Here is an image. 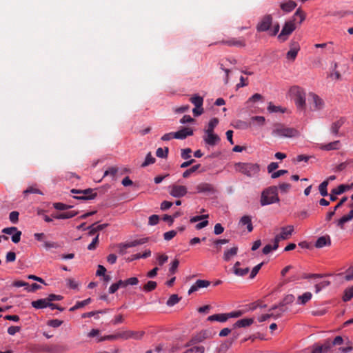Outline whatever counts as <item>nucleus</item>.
<instances>
[{
    "mask_svg": "<svg viewBox=\"0 0 353 353\" xmlns=\"http://www.w3.org/2000/svg\"><path fill=\"white\" fill-rule=\"evenodd\" d=\"M323 353H330L332 347L333 346L331 341L329 340L325 341L322 345H321Z\"/></svg>",
    "mask_w": 353,
    "mask_h": 353,
    "instance_id": "47",
    "label": "nucleus"
},
{
    "mask_svg": "<svg viewBox=\"0 0 353 353\" xmlns=\"http://www.w3.org/2000/svg\"><path fill=\"white\" fill-rule=\"evenodd\" d=\"M280 7L284 12H290L296 7V3L290 0L287 2L281 3Z\"/></svg>",
    "mask_w": 353,
    "mask_h": 353,
    "instance_id": "27",
    "label": "nucleus"
},
{
    "mask_svg": "<svg viewBox=\"0 0 353 353\" xmlns=\"http://www.w3.org/2000/svg\"><path fill=\"white\" fill-rule=\"evenodd\" d=\"M203 140L206 144L214 146L220 141L219 137L214 133H205Z\"/></svg>",
    "mask_w": 353,
    "mask_h": 353,
    "instance_id": "18",
    "label": "nucleus"
},
{
    "mask_svg": "<svg viewBox=\"0 0 353 353\" xmlns=\"http://www.w3.org/2000/svg\"><path fill=\"white\" fill-rule=\"evenodd\" d=\"M339 144H340L339 141H333V142H331V143H329L327 144L321 145V149H322L323 150H326V151L338 150L339 148Z\"/></svg>",
    "mask_w": 353,
    "mask_h": 353,
    "instance_id": "29",
    "label": "nucleus"
},
{
    "mask_svg": "<svg viewBox=\"0 0 353 353\" xmlns=\"http://www.w3.org/2000/svg\"><path fill=\"white\" fill-rule=\"evenodd\" d=\"M16 260V254L14 252H9L6 254V261L7 263L14 262Z\"/></svg>",
    "mask_w": 353,
    "mask_h": 353,
    "instance_id": "63",
    "label": "nucleus"
},
{
    "mask_svg": "<svg viewBox=\"0 0 353 353\" xmlns=\"http://www.w3.org/2000/svg\"><path fill=\"white\" fill-rule=\"evenodd\" d=\"M63 323V321L59 319H52L48 322V325L52 327H58Z\"/></svg>",
    "mask_w": 353,
    "mask_h": 353,
    "instance_id": "62",
    "label": "nucleus"
},
{
    "mask_svg": "<svg viewBox=\"0 0 353 353\" xmlns=\"http://www.w3.org/2000/svg\"><path fill=\"white\" fill-rule=\"evenodd\" d=\"M330 245L331 239L328 235L319 237L315 243V247L317 248H322L324 246H330Z\"/></svg>",
    "mask_w": 353,
    "mask_h": 353,
    "instance_id": "21",
    "label": "nucleus"
},
{
    "mask_svg": "<svg viewBox=\"0 0 353 353\" xmlns=\"http://www.w3.org/2000/svg\"><path fill=\"white\" fill-rule=\"evenodd\" d=\"M169 152L168 148L165 147L164 149L159 148L157 150L156 155L159 158H166Z\"/></svg>",
    "mask_w": 353,
    "mask_h": 353,
    "instance_id": "45",
    "label": "nucleus"
},
{
    "mask_svg": "<svg viewBox=\"0 0 353 353\" xmlns=\"http://www.w3.org/2000/svg\"><path fill=\"white\" fill-rule=\"evenodd\" d=\"M219 43L228 46L245 47L246 45L245 41L243 37L238 39L230 38L229 39L222 40Z\"/></svg>",
    "mask_w": 353,
    "mask_h": 353,
    "instance_id": "10",
    "label": "nucleus"
},
{
    "mask_svg": "<svg viewBox=\"0 0 353 353\" xmlns=\"http://www.w3.org/2000/svg\"><path fill=\"white\" fill-rule=\"evenodd\" d=\"M345 119L341 117L337 121L333 122L330 126L331 132L334 135H337L340 128L345 123Z\"/></svg>",
    "mask_w": 353,
    "mask_h": 353,
    "instance_id": "22",
    "label": "nucleus"
},
{
    "mask_svg": "<svg viewBox=\"0 0 353 353\" xmlns=\"http://www.w3.org/2000/svg\"><path fill=\"white\" fill-rule=\"evenodd\" d=\"M353 219V210H350L349 213L346 215H344L341 219L337 221V226L341 229L344 228V224L348 221H350Z\"/></svg>",
    "mask_w": 353,
    "mask_h": 353,
    "instance_id": "23",
    "label": "nucleus"
},
{
    "mask_svg": "<svg viewBox=\"0 0 353 353\" xmlns=\"http://www.w3.org/2000/svg\"><path fill=\"white\" fill-rule=\"evenodd\" d=\"M24 194H43L41 190H39L38 188L34 186H30L26 190L23 191Z\"/></svg>",
    "mask_w": 353,
    "mask_h": 353,
    "instance_id": "48",
    "label": "nucleus"
},
{
    "mask_svg": "<svg viewBox=\"0 0 353 353\" xmlns=\"http://www.w3.org/2000/svg\"><path fill=\"white\" fill-rule=\"evenodd\" d=\"M298 19H299V23H301L305 19V14L301 8L296 10L293 15L292 21L295 22Z\"/></svg>",
    "mask_w": 353,
    "mask_h": 353,
    "instance_id": "33",
    "label": "nucleus"
},
{
    "mask_svg": "<svg viewBox=\"0 0 353 353\" xmlns=\"http://www.w3.org/2000/svg\"><path fill=\"white\" fill-rule=\"evenodd\" d=\"M118 172L119 168L117 167H110L108 170L105 171L103 174V177L109 175L112 177H114Z\"/></svg>",
    "mask_w": 353,
    "mask_h": 353,
    "instance_id": "41",
    "label": "nucleus"
},
{
    "mask_svg": "<svg viewBox=\"0 0 353 353\" xmlns=\"http://www.w3.org/2000/svg\"><path fill=\"white\" fill-rule=\"evenodd\" d=\"M263 264V263H261L256 265L255 267H254V268L252 270L250 275V279H254L256 276V275L258 274L259 271L261 268Z\"/></svg>",
    "mask_w": 353,
    "mask_h": 353,
    "instance_id": "54",
    "label": "nucleus"
},
{
    "mask_svg": "<svg viewBox=\"0 0 353 353\" xmlns=\"http://www.w3.org/2000/svg\"><path fill=\"white\" fill-rule=\"evenodd\" d=\"M31 305L33 307L36 309H43L48 306L49 301L48 297L46 299H41L37 301H32Z\"/></svg>",
    "mask_w": 353,
    "mask_h": 353,
    "instance_id": "24",
    "label": "nucleus"
},
{
    "mask_svg": "<svg viewBox=\"0 0 353 353\" xmlns=\"http://www.w3.org/2000/svg\"><path fill=\"white\" fill-rule=\"evenodd\" d=\"M176 235V232L175 230H170L166 232L163 234L164 239L166 241H170L173 239Z\"/></svg>",
    "mask_w": 353,
    "mask_h": 353,
    "instance_id": "56",
    "label": "nucleus"
},
{
    "mask_svg": "<svg viewBox=\"0 0 353 353\" xmlns=\"http://www.w3.org/2000/svg\"><path fill=\"white\" fill-rule=\"evenodd\" d=\"M290 92L294 95L296 106L300 109H304L305 107V93L304 90L300 87L294 86L291 88Z\"/></svg>",
    "mask_w": 353,
    "mask_h": 353,
    "instance_id": "4",
    "label": "nucleus"
},
{
    "mask_svg": "<svg viewBox=\"0 0 353 353\" xmlns=\"http://www.w3.org/2000/svg\"><path fill=\"white\" fill-rule=\"evenodd\" d=\"M78 214V212L70 211L60 213L59 217L61 219H68L74 217Z\"/></svg>",
    "mask_w": 353,
    "mask_h": 353,
    "instance_id": "46",
    "label": "nucleus"
},
{
    "mask_svg": "<svg viewBox=\"0 0 353 353\" xmlns=\"http://www.w3.org/2000/svg\"><path fill=\"white\" fill-rule=\"evenodd\" d=\"M279 188L281 192L286 193L291 188V185L288 183H283L279 185Z\"/></svg>",
    "mask_w": 353,
    "mask_h": 353,
    "instance_id": "61",
    "label": "nucleus"
},
{
    "mask_svg": "<svg viewBox=\"0 0 353 353\" xmlns=\"http://www.w3.org/2000/svg\"><path fill=\"white\" fill-rule=\"evenodd\" d=\"M312 294L311 292H307L301 296H298V303L305 305L312 299Z\"/></svg>",
    "mask_w": 353,
    "mask_h": 353,
    "instance_id": "32",
    "label": "nucleus"
},
{
    "mask_svg": "<svg viewBox=\"0 0 353 353\" xmlns=\"http://www.w3.org/2000/svg\"><path fill=\"white\" fill-rule=\"evenodd\" d=\"M170 188V194L176 198L182 197L188 192L187 188L184 185H173Z\"/></svg>",
    "mask_w": 353,
    "mask_h": 353,
    "instance_id": "11",
    "label": "nucleus"
},
{
    "mask_svg": "<svg viewBox=\"0 0 353 353\" xmlns=\"http://www.w3.org/2000/svg\"><path fill=\"white\" fill-rule=\"evenodd\" d=\"M268 110L270 112H283V110L280 106H276L273 105L272 103H269V105L268 107Z\"/></svg>",
    "mask_w": 353,
    "mask_h": 353,
    "instance_id": "59",
    "label": "nucleus"
},
{
    "mask_svg": "<svg viewBox=\"0 0 353 353\" xmlns=\"http://www.w3.org/2000/svg\"><path fill=\"white\" fill-rule=\"evenodd\" d=\"M180 298L177 294H172L166 302L167 305L173 306L176 304L179 301Z\"/></svg>",
    "mask_w": 353,
    "mask_h": 353,
    "instance_id": "44",
    "label": "nucleus"
},
{
    "mask_svg": "<svg viewBox=\"0 0 353 353\" xmlns=\"http://www.w3.org/2000/svg\"><path fill=\"white\" fill-rule=\"evenodd\" d=\"M157 283L155 281H150L143 287V291L148 292L154 290L157 288Z\"/></svg>",
    "mask_w": 353,
    "mask_h": 353,
    "instance_id": "39",
    "label": "nucleus"
},
{
    "mask_svg": "<svg viewBox=\"0 0 353 353\" xmlns=\"http://www.w3.org/2000/svg\"><path fill=\"white\" fill-rule=\"evenodd\" d=\"M238 248L237 247H233L228 250H226L223 255V259L225 261H229L230 259L235 256L237 254Z\"/></svg>",
    "mask_w": 353,
    "mask_h": 353,
    "instance_id": "31",
    "label": "nucleus"
},
{
    "mask_svg": "<svg viewBox=\"0 0 353 353\" xmlns=\"http://www.w3.org/2000/svg\"><path fill=\"white\" fill-rule=\"evenodd\" d=\"M252 121H256L259 125H263L265 122V119L262 116H254L251 118Z\"/></svg>",
    "mask_w": 353,
    "mask_h": 353,
    "instance_id": "58",
    "label": "nucleus"
},
{
    "mask_svg": "<svg viewBox=\"0 0 353 353\" xmlns=\"http://www.w3.org/2000/svg\"><path fill=\"white\" fill-rule=\"evenodd\" d=\"M157 263L159 265H163L165 263L167 262L168 259V256L166 254H158L157 256Z\"/></svg>",
    "mask_w": 353,
    "mask_h": 353,
    "instance_id": "57",
    "label": "nucleus"
},
{
    "mask_svg": "<svg viewBox=\"0 0 353 353\" xmlns=\"http://www.w3.org/2000/svg\"><path fill=\"white\" fill-rule=\"evenodd\" d=\"M151 255V251L150 250H146L143 254L137 253L132 256V260H137L141 258L146 259Z\"/></svg>",
    "mask_w": 353,
    "mask_h": 353,
    "instance_id": "40",
    "label": "nucleus"
},
{
    "mask_svg": "<svg viewBox=\"0 0 353 353\" xmlns=\"http://www.w3.org/2000/svg\"><path fill=\"white\" fill-rule=\"evenodd\" d=\"M218 123L219 119L217 118L212 119L208 123L207 129L205 130V133H214V129Z\"/></svg>",
    "mask_w": 353,
    "mask_h": 353,
    "instance_id": "34",
    "label": "nucleus"
},
{
    "mask_svg": "<svg viewBox=\"0 0 353 353\" xmlns=\"http://www.w3.org/2000/svg\"><path fill=\"white\" fill-rule=\"evenodd\" d=\"M209 337V332L208 331H203L201 332H200L196 336V339L195 340L196 341H199V342H201L203 340H204L205 339H207Z\"/></svg>",
    "mask_w": 353,
    "mask_h": 353,
    "instance_id": "51",
    "label": "nucleus"
},
{
    "mask_svg": "<svg viewBox=\"0 0 353 353\" xmlns=\"http://www.w3.org/2000/svg\"><path fill=\"white\" fill-rule=\"evenodd\" d=\"M191 152L192 150L190 148L182 149L181 153V158L183 159H188L191 157Z\"/></svg>",
    "mask_w": 353,
    "mask_h": 353,
    "instance_id": "55",
    "label": "nucleus"
},
{
    "mask_svg": "<svg viewBox=\"0 0 353 353\" xmlns=\"http://www.w3.org/2000/svg\"><path fill=\"white\" fill-rule=\"evenodd\" d=\"M193 134V130L190 128H183L181 130L174 132L175 139H185L189 136Z\"/></svg>",
    "mask_w": 353,
    "mask_h": 353,
    "instance_id": "19",
    "label": "nucleus"
},
{
    "mask_svg": "<svg viewBox=\"0 0 353 353\" xmlns=\"http://www.w3.org/2000/svg\"><path fill=\"white\" fill-rule=\"evenodd\" d=\"M155 161H156L155 158H154L152 156L151 152H148V154L145 157V161H143V163L141 164V166L142 168H145V167H146V166H148L149 165L154 163Z\"/></svg>",
    "mask_w": 353,
    "mask_h": 353,
    "instance_id": "36",
    "label": "nucleus"
},
{
    "mask_svg": "<svg viewBox=\"0 0 353 353\" xmlns=\"http://www.w3.org/2000/svg\"><path fill=\"white\" fill-rule=\"evenodd\" d=\"M308 101L314 106V110H319L323 108L324 102L318 95L314 93L309 94Z\"/></svg>",
    "mask_w": 353,
    "mask_h": 353,
    "instance_id": "13",
    "label": "nucleus"
},
{
    "mask_svg": "<svg viewBox=\"0 0 353 353\" xmlns=\"http://www.w3.org/2000/svg\"><path fill=\"white\" fill-rule=\"evenodd\" d=\"M53 205L54 208L58 210H65L72 208L71 205H68L62 203H54Z\"/></svg>",
    "mask_w": 353,
    "mask_h": 353,
    "instance_id": "52",
    "label": "nucleus"
},
{
    "mask_svg": "<svg viewBox=\"0 0 353 353\" xmlns=\"http://www.w3.org/2000/svg\"><path fill=\"white\" fill-rule=\"evenodd\" d=\"M351 188L350 185L341 184L339 185L336 188H334L332 190L331 193L330 194V199L331 201H335L337 199L336 195H340L343 194L346 190H348Z\"/></svg>",
    "mask_w": 353,
    "mask_h": 353,
    "instance_id": "12",
    "label": "nucleus"
},
{
    "mask_svg": "<svg viewBox=\"0 0 353 353\" xmlns=\"http://www.w3.org/2000/svg\"><path fill=\"white\" fill-rule=\"evenodd\" d=\"M190 100L191 103H193L194 106L196 108H201V106H203V97L199 95L195 94L192 96Z\"/></svg>",
    "mask_w": 353,
    "mask_h": 353,
    "instance_id": "35",
    "label": "nucleus"
},
{
    "mask_svg": "<svg viewBox=\"0 0 353 353\" xmlns=\"http://www.w3.org/2000/svg\"><path fill=\"white\" fill-rule=\"evenodd\" d=\"M295 300V297L292 294H288L285 296L283 300L279 304L281 307H284L285 305L292 303Z\"/></svg>",
    "mask_w": 353,
    "mask_h": 353,
    "instance_id": "37",
    "label": "nucleus"
},
{
    "mask_svg": "<svg viewBox=\"0 0 353 353\" xmlns=\"http://www.w3.org/2000/svg\"><path fill=\"white\" fill-rule=\"evenodd\" d=\"M228 319L226 314H216L208 316V320L210 321L225 322Z\"/></svg>",
    "mask_w": 353,
    "mask_h": 353,
    "instance_id": "30",
    "label": "nucleus"
},
{
    "mask_svg": "<svg viewBox=\"0 0 353 353\" xmlns=\"http://www.w3.org/2000/svg\"><path fill=\"white\" fill-rule=\"evenodd\" d=\"M281 231L279 234H277L275 236V248H279V243L281 240H285L290 238V236L292 235L293 231H294V226L293 225H288L285 227L281 228Z\"/></svg>",
    "mask_w": 353,
    "mask_h": 353,
    "instance_id": "6",
    "label": "nucleus"
},
{
    "mask_svg": "<svg viewBox=\"0 0 353 353\" xmlns=\"http://www.w3.org/2000/svg\"><path fill=\"white\" fill-rule=\"evenodd\" d=\"M327 185H328L327 181H324L319 185V192L321 196H326L328 195L327 189Z\"/></svg>",
    "mask_w": 353,
    "mask_h": 353,
    "instance_id": "38",
    "label": "nucleus"
},
{
    "mask_svg": "<svg viewBox=\"0 0 353 353\" xmlns=\"http://www.w3.org/2000/svg\"><path fill=\"white\" fill-rule=\"evenodd\" d=\"M272 23V17L270 14L265 15L256 26L258 32H265L270 29Z\"/></svg>",
    "mask_w": 353,
    "mask_h": 353,
    "instance_id": "9",
    "label": "nucleus"
},
{
    "mask_svg": "<svg viewBox=\"0 0 353 353\" xmlns=\"http://www.w3.org/2000/svg\"><path fill=\"white\" fill-rule=\"evenodd\" d=\"M347 200V196H344L343 197L340 201L337 203V205L334 208L333 210L332 211H330L327 214H326V217H325V220L327 221H330L332 216L335 214V212L339 208H341L345 202H346V201Z\"/></svg>",
    "mask_w": 353,
    "mask_h": 353,
    "instance_id": "26",
    "label": "nucleus"
},
{
    "mask_svg": "<svg viewBox=\"0 0 353 353\" xmlns=\"http://www.w3.org/2000/svg\"><path fill=\"white\" fill-rule=\"evenodd\" d=\"M179 261L178 259H174L172 263H171V266L169 269V272L170 274H174L176 270H177V268L179 267Z\"/></svg>",
    "mask_w": 353,
    "mask_h": 353,
    "instance_id": "50",
    "label": "nucleus"
},
{
    "mask_svg": "<svg viewBox=\"0 0 353 353\" xmlns=\"http://www.w3.org/2000/svg\"><path fill=\"white\" fill-rule=\"evenodd\" d=\"M296 29V26L292 20L288 21L285 23L281 33L279 34L278 37L282 41H284L287 39L288 37L292 33V32Z\"/></svg>",
    "mask_w": 353,
    "mask_h": 353,
    "instance_id": "5",
    "label": "nucleus"
},
{
    "mask_svg": "<svg viewBox=\"0 0 353 353\" xmlns=\"http://www.w3.org/2000/svg\"><path fill=\"white\" fill-rule=\"evenodd\" d=\"M279 201L278 188L276 186L269 187L262 192L260 200L262 206L278 203Z\"/></svg>",
    "mask_w": 353,
    "mask_h": 353,
    "instance_id": "2",
    "label": "nucleus"
},
{
    "mask_svg": "<svg viewBox=\"0 0 353 353\" xmlns=\"http://www.w3.org/2000/svg\"><path fill=\"white\" fill-rule=\"evenodd\" d=\"M210 285V282L207 280H197L194 285L191 286L188 290V294L197 291L200 288H208Z\"/></svg>",
    "mask_w": 353,
    "mask_h": 353,
    "instance_id": "17",
    "label": "nucleus"
},
{
    "mask_svg": "<svg viewBox=\"0 0 353 353\" xmlns=\"http://www.w3.org/2000/svg\"><path fill=\"white\" fill-rule=\"evenodd\" d=\"M254 323L253 318H246L238 320L234 325V327H245L251 325Z\"/></svg>",
    "mask_w": 353,
    "mask_h": 353,
    "instance_id": "25",
    "label": "nucleus"
},
{
    "mask_svg": "<svg viewBox=\"0 0 353 353\" xmlns=\"http://www.w3.org/2000/svg\"><path fill=\"white\" fill-rule=\"evenodd\" d=\"M353 297V287L346 289L344 291V294L343 296V300L346 302L351 300Z\"/></svg>",
    "mask_w": 353,
    "mask_h": 353,
    "instance_id": "42",
    "label": "nucleus"
},
{
    "mask_svg": "<svg viewBox=\"0 0 353 353\" xmlns=\"http://www.w3.org/2000/svg\"><path fill=\"white\" fill-rule=\"evenodd\" d=\"M240 224L242 225H246L248 232H252L253 230V226L252 224L251 217L248 215L243 216L240 219Z\"/></svg>",
    "mask_w": 353,
    "mask_h": 353,
    "instance_id": "28",
    "label": "nucleus"
},
{
    "mask_svg": "<svg viewBox=\"0 0 353 353\" xmlns=\"http://www.w3.org/2000/svg\"><path fill=\"white\" fill-rule=\"evenodd\" d=\"M159 217L158 215L153 214L149 217L148 223L150 225H155L158 223Z\"/></svg>",
    "mask_w": 353,
    "mask_h": 353,
    "instance_id": "64",
    "label": "nucleus"
},
{
    "mask_svg": "<svg viewBox=\"0 0 353 353\" xmlns=\"http://www.w3.org/2000/svg\"><path fill=\"white\" fill-rule=\"evenodd\" d=\"M143 334H144V332H143V331L135 332V331L128 330V331H124V332L119 333L114 337L115 338H121V339H125V340L130 339L139 340L142 338ZM113 337H114L113 336H108V338H113Z\"/></svg>",
    "mask_w": 353,
    "mask_h": 353,
    "instance_id": "7",
    "label": "nucleus"
},
{
    "mask_svg": "<svg viewBox=\"0 0 353 353\" xmlns=\"http://www.w3.org/2000/svg\"><path fill=\"white\" fill-rule=\"evenodd\" d=\"M19 212L17 211H12L10 213L9 219L13 223H16L19 220Z\"/></svg>",
    "mask_w": 353,
    "mask_h": 353,
    "instance_id": "60",
    "label": "nucleus"
},
{
    "mask_svg": "<svg viewBox=\"0 0 353 353\" xmlns=\"http://www.w3.org/2000/svg\"><path fill=\"white\" fill-rule=\"evenodd\" d=\"M146 242H148V239L143 238V239H136V240H134L130 242L121 243L119 245V248H120L119 252L121 254H125V250L127 248H130L135 247V246H137L139 245H142V244L145 243Z\"/></svg>",
    "mask_w": 353,
    "mask_h": 353,
    "instance_id": "8",
    "label": "nucleus"
},
{
    "mask_svg": "<svg viewBox=\"0 0 353 353\" xmlns=\"http://www.w3.org/2000/svg\"><path fill=\"white\" fill-rule=\"evenodd\" d=\"M300 50L299 44L297 42L292 41L290 43V49L287 52L286 57L294 61L297 56L298 52Z\"/></svg>",
    "mask_w": 353,
    "mask_h": 353,
    "instance_id": "14",
    "label": "nucleus"
},
{
    "mask_svg": "<svg viewBox=\"0 0 353 353\" xmlns=\"http://www.w3.org/2000/svg\"><path fill=\"white\" fill-rule=\"evenodd\" d=\"M330 284V282L328 281H324L319 284L315 285L316 292L318 293L323 288L328 286Z\"/></svg>",
    "mask_w": 353,
    "mask_h": 353,
    "instance_id": "53",
    "label": "nucleus"
},
{
    "mask_svg": "<svg viewBox=\"0 0 353 353\" xmlns=\"http://www.w3.org/2000/svg\"><path fill=\"white\" fill-rule=\"evenodd\" d=\"M285 310V307H281L279 305H274L269 310L270 317L274 319L280 318Z\"/></svg>",
    "mask_w": 353,
    "mask_h": 353,
    "instance_id": "16",
    "label": "nucleus"
},
{
    "mask_svg": "<svg viewBox=\"0 0 353 353\" xmlns=\"http://www.w3.org/2000/svg\"><path fill=\"white\" fill-rule=\"evenodd\" d=\"M272 135L277 138H297L300 136L299 131L292 127L282 123H275L272 125Z\"/></svg>",
    "mask_w": 353,
    "mask_h": 353,
    "instance_id": "1",
    "label": "nucleus"
},
{
    "mask_svg": "<svg viewBox=\"0 0 353 353\" xmlns=\"http://www.w3.org/2000/svg\"><path fill=\"white\" fill-rule=\"evenodd\" d=\"M201 167V165L200 164H197V165H193L192 167H191L190 168L186 170L183 173V178H188L190 176V175L191 174H192L193 172H196L199 168Z\"/></svg>",
    "mask_w": 353,
    "mask_h": 353,
    "instance_id": "43",
    "label": "nucleus"
},
{
    "mask_svg": "<svg viewBox=\"0 0 353 353\" xmlns=\"http://www.w3.org/2000/svg\"><path fill=\"white\" fill-rule=\"evenodd\" d=\"M249 271H250L249 268H239V269H235L234 271V273L236 276H243L246 275L249 272Z\"/></svg>",
    "mask_w": 353,
    "mask_h": 353,
    "instance_id": "49",
    "label": "nucleus"
},
{
    "mask_svg": "<svg viewBox=\"0 0 353 353\" xmlns=\"http://www.w3.org/2000/svg\"><path fill=\"white\" fill-rule=\"evenodd\" d=\"M236 171L239 172L249 177L255 176L260 170V167L256 163H236L234 165Z\"/></svg>",
    "mask_w": 353,
    "mask_h": 353,
    "instance_id": "3",
    "label": "nucleus"
},
{
    "mask_svg": "<svg viewBox=\"0 0 353 353\" xmlns=\"http://www.w3.org/2000/svg\"><path fill=\"white\" fill-rule=\"evenodd\" d=\"M196 190L201 193H214L215 189L212 185L208 183H201L197 185Z\"/></svg>",
    "mask_w": 353,
    "mask_h": 353,
    "instance_id": "20",
    "label": "nucleus"
},
{
    "mask_svg": "<svg viewBox=\"0 0 353 353\" xmlns=\"http://www.w3.org/2000/svg\"><path fill=\"white\" fill-rule=\"evenodd\" d=\"M81 195L80 196H74V199L78 200H90L93 199L96 197L97 193H93V190L91 188L82 190Z\"/></svg>",
    "mask_w": 353,
    "mask_h": 353,
    "instance_id": "15",
    "label": "nucleus"
}]
</instances>
